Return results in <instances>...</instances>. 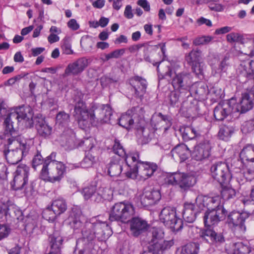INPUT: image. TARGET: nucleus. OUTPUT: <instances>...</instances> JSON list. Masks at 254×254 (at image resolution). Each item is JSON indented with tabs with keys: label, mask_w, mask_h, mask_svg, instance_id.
I'll return each mask as SVG.
<instances>
[{
	"label": "nucleus",
	"mask_w": 254,
	"mask_h": 254,
	"mask_svg": "<svg viewBox=\"0 0 254 254\" xmlns=\"http://www.w3.org/2000/svg\"><path fill=\"white\" fill-rule=\"evenodd\" d=\"M7 167L2 163H0V180H4L7 177Z\"/></svg>",
	"instance_id": "60"
},
{
	"label": "nucleus",
	"mask_w": 254,
	"mask_h": 254,
	"mask_svg": "<svg viewBox=\"0 0 254 254\" xmlns=\"http://www.w3.org/2000/svg\"><path fill=\"white\" fill-rule=\"evenodd\" d=\"M32 118L33 114L30 107L22 106L11 110L4 122L6 133L11 136V139H15L18 133L17 127L14 124L16 123L18 124L23 120L27 122L28 126L31 127L33 124Z\"/></svg>",
	"instance_id": "4"
},
{
	"label": "nucleus",
	"mask_w": 254,
	"mask_h": 254,
	"mask_svg": "<svg viewBox=\"0 0 254 254\" xmlns=\"http://www.w3.org/2000/svg\"><path fill=\"white\" fill-rule=\"evenodd\" d=\"M161 197L159 190L150 187H146L142 193L137 197L138 205L147 207L155 204Z\"/></svg>",
	"instance_id": "15"
},
{
	"label": "nucleus",
	"mask_w": 254,
	"mask_h": 254,
	"mask_svg": "<svg viewBox=\"0 0 254 254\" xmlns=\"http://www.w3.org/2000/svg\"><path fill=\"white\" fill-rule=\"evenodd\" d=\"M137 4L142 7L146 11H149L150 9V4L147 0H138Z\"/></svg>",
	"instance_id": "62"
},
{
	"label": "nucleus",
	"mask_w": 254,
	"mask_h": 254,
	"mask_svg": "<svg viewBox=\"0 0 254 254\" xmlns=\"http://www.w3.org/2000/svg\"><path fill=\"white\" fill-rule=\"evenodd\" d=\"M75 104L73 116L82 127L96 126L99 124L108 123L112 115V111L108 105H101L93 107L92 111L88 113L85 103L79 97L74 99Z\"/></svg>",
	"instance_id": "2"
},
{
	"label": "nucleus",
	"mask_w": 254,
	"mask_h": 254,
	"mask_svg": "<svg viewBox=\"0 0 254 254\" xmlns=\"http://www.w3.org/2000/svg\"><path fill=\"white\" fill-rule=\"evenodd\" d=\"M159 218L166 227L175 231L181 230L184 225L182 220L176 216L175 209L170 206L165 207L161 210Z\"/></svg>",
	"instance_id": "9"
},
{
	"label": "nucleus",
	"mask_w": 254,
	"mask_h": 254,
	"mask_svg": "<svg viewBox=\"0 0 254 254\" xmlns=\"http://www.w3.org/2000/svg\"><path fill=\"white\" fill-rule=\"evenodd\" d=\"M127 170L123 173L128 178L135 179L138 175L143 179L152 176L157 170L156 164L139 160V154L132 153L126 158Z\"/></svg>",
	"instance_id": "3"
},
{
	"label": "nucleus",
	"mask_w": 254,
	"mask_h": 254,
	"mask_svg": "<svg viewBox=\"0 0 254 254\" xmlns=\"http://www.w3.org/2000/svg\"><path fill=\"white\" fill-rule=\"evenodd\" d=\"M208 6L211 10L216 11H221L223 9V7L221 4L213 2H210Z\"/></svg>",
	"instance_id": "64"
},
{
	"label": "nucleus",
	"mask_w": 254,
	"mask_h": 254,
	"mask_svg": "<svg viewBox=\"0 0 254 254\" xmlns=\"http://www.w3.org/2000/svg\"><path fill=\"white\" fill-rule=\"evenodd\" d=\"M198 240L209 244L218 245L224 243L225 239L222 233L217 232L211 227H205L199 232Z\"/></svg>",
	"instance_id": "14"
},
{
	"label": "nucleus",
	"mask_w": 254,
	"mask_h": 254,
	"mask_svg": "<svg viewBox=\"0 0 254 254\" xmlns=\"http://www.w3.org/2000/svg\"><path fill=\"white\" fill-rule=\"evenodd\" d=\"M36 128L38 134L44 138H48L51 135L52 127L45 120L39 119L36 123Z\"/></svg>",
	"instance_id": "31"
},
{
	"label": "nucleus",
	"mask_w": 254,
	"mask_h": 254,
	"mask_svg": "<svg viewBox=\"0 0 254 254\" xmlns=\"http://www.w3.org/2000/svg\"><path fill=\"white\" fill-rule=\"evenodd\" d=\"M227 214V210L223 207H218L216 210L206 211L203 216L205 227H213L223 220Z\"/></svg>",
	"instance_id": "16"
},
{
	"label": "nucleus",
	"mask_w": 254,
	"mask_h": 254,
	"mask_svg": "<svg viewBox=\"0 0 254 254\" xmlns=\"http://www.w3.org/2000/svg\"><path fill=\"white\" fill-rule=\"evenodd\" d=\"M170 103L172 106H174L178 103L179 99V93L176 91H172L170 93L169 96Z\"/></svg>",
	"instance_id": "56"
},
{
	"label": "nucleus",
	"mask_w": 254,
	"mask_h": 254,
	"mask_svg": "<svg viewBox=\"0 0 254 254\" xmlns=\"http://www.w3.org/2000/svg\"><path fill=\"white\" fill-rule=\"evenodd\" d=\"M171 154L174 159H180L181 162L186 160L190 154V151L185 144H180L171 150Z\"/></svg>",
	"instance_id": "29"
},
{
	"label": "nucleus",
	"mask_w": 254,
	"mask_h": 254,
	"mask_svg": "<svg viewBox=\"0 0 254 254\" xmlns=\"http://www.w3.org/2000/svg\"><path fill=\"white\" fill-rule=\"evenodd\" d=\"M239 111L238 112L245 113L252 109L254 105V89H248L242 94L240 104H238Z\"/></svg>",
	"instance_id": "24"
},
{
	"label": "nucleus",
	"mask_w": 254,
	"mask_h": 254,
	"mask_svg": "<svg viewBox=\"0 0 254 254\" xmlns=\"http://www.w3.org/2000/svg\"><path fill=\"white\" fill-rule=\"evenodd\" d=\"M60 141L63 146L67 147L70 149L77 147L78 143L73 131L69 128H64L60 137Z\"/></svg>",
	"instance_id": "27"
},
{
	"label": "nucleus",
	"mask_w": 254,
	"mask_h": 254,
	"mask_svg": "<svg viewBox=\"0 0 254 254\" xmlns=\"http://www.w3.org/2000/svg\"><path fill=\"white\" fill-rule=\"evenodd\" d=\"M180 131L183 140L185 141L193 139L200 135L198 130L190 126L181 127Z\"/></svg>",
	"instance_id": "32"
},
{
	"label": "nucleus",
	"mask_w": 254,
	"mask_h": 254,
	"mask_svg": "<svg viewBox=\"0 0 254 254\" xmlns=\"http://www.w3.org/2000/svg\"><path fill=\"white\" fill-rule=\"evenodd\" d=\"M201 51L200 50H192L186 56V60L190 65L201 62Z\"/></svg>",
	"instance_id": "36"
},
{
	"label": "nucleus",
	"mask_w": 254,
	"mask_h": 254,
	"mask_svg": "<svg viewBox=\"0 0 254 254\" xmlns=\"http://www.w3.org/2000/svg\"><path fill=\"white\" fill-rule=\"evenodd\" d=\"M7 219L8 217L13 220H22V213L18 207L14 205H10L7 207Z\"/></svg>",
	"instance_id": "38"
},
{
	"label": "nucleus",
	"mask_w": 254,
	"mask_h": 254,
	"mask_svg": "<svg viewBox=\"0 0 254 254\" xmlns=\"http://www.w3.org/2000/svg\"><path fill=\"white\" fill-rule=\"evenodd\" d=\"M134 213V209L131 204L124 202L116 203L111 207L109 220L126 223Z\"/></svg>",
	"instance_id": "8"
},
{
	"label": "nucleus",
	"mask_w": 254,
	"mask_h": 254,
	"mask_svg": "<svg viewBox=\"0 0 254 254\" xmlns=\"http://www.w3.org/2000/svg\"><path fill=\"white\" fill-rule=\"evenodd\" d=\"M240 157L243 162H254V145L248 144L244 147L240 153Z\"/></svg>",
	"instance_id": "33"
},
{
	"label": "nucleus",
	"mask_w": 254,
	"mask_h": 254,
	"mask_svg": "<svg viewBox=\"0 0 254 254\" xmlns=\"http://www.w3.org/2000/svg\"><path fill=\"white\" fill-rule=\"evenodd\" d=\"M7 206L5 205H0V220L1 221H7Z\"/></svg>",
	"instance_id": "59"
},
{
	"label": "nucleus",
	"mask_w": 254,
	"mask_h": 254,
	"mask_svg": "<svg viewBox=\"0 0 254 254\" xmlns=\"http://www.w3.org/2000/svg\"><path fill=\"white\" fill-rule=\"evenodd\" d=\"M45 162V159H44L43 157L40 152H37V154L34 155L32 162V167L36 170L37 168L42 165V167L44 166Z\"/></svg>",
	"instance_id": "50"
},
{
	"label": "nucleus",
	"mask_w": 254,
	"mask_h": 254,
	"mask_svg": "<svg viewBox=\"0 0 254 254\" xmlns=\"http://www.w3.org/2000/svg\"><path fill=\"white\" fill-rule=\"evenodd\" d=\"M113 151L115 154L118 155L119 157H123L126 162V158L131 153L127 154L123 146L121 144L120 141L117 139L114 140V144L113 146Z\"/></svg>",
	"instance_id": "41"
},
{
	"label": "nucleus",
	"mask_w": 254,
	"mask_h": 254,
	"mask_svg": "<svg viewBox=\"0 0 254 254\" xmlns=\"http://www.w3.org/2000/svg\"><path fill=\"white\" fill-rule=\"evenodd\" d=\"M122 162L119 158L112 159L108 167V174L112 177L119 176L123 171Z\"/></svg>",
	"instance_id": "30"
},
{
	"label": "nucleus",
	"mask_w": 254,
	"mask_h": 254,
	"mask_svg": "<svg viewBox=\"0 0 254 254\" xmlns=\"http://www.w3.org/2000/svg\"><path fill=\"white\" fill-rule=\"evenodd\" d=\"M233 132L234 128L232 127L224 126L220 128L218 136L222 140L228 141Z\"/></svg>",
	"instance_id": "39"
},
{
	"label": "nucleus",
	"mask_w": 254,
	"mask_h": 254,
	"mask_svg": "<svg viewBox=\"0 0 254 254\" xmlns=\"http://www.w3.org/2000/svg\"><path fill=\"white\" fill-rule=\"evenodd\" d=\"M80 216V212L72 210L66 222L75 233H82L81 241L83 247L78 251V254H91L94 241L96 239L99 241H105L112 235V231L106 222L100 220L93 223L87 222L83 225Z\"/></svg>",
	"instance_id": "1"
},
{
	"label": "nucleus",
	"mask_w": 254,
	"mask_h": 254,
	"mask_svg": "<svg viewBox=\"0 0 254 254\" xmlns=\"http://www.w3.org/2000/svg\"><path fill=\"white\" fill-rule=\"evenodd\" d=\"M249 217L250 214L246 212L232 211L228 215L227 222L231 227L244 233L246 231L245 221Z\"/></svg>",
	"instance_id": "17"
},
{
	"label": "nucleus",
	"mask_w": 254,
	"mask_h": 254,
	"mask_svg": "<svg viewBox=\"0 0 254 254\" xmlns=\"http://www.w3.org/2000/svg\"><path fill=\"white\" fill-rule=\"evenodd\" d=\"M196 22L199 26L204 24L208 27H211L212 25V22L209 19H206L203 17H201L197 19Z\"/></svg>",
	"instance_id": "61"
},
{
	"label": "nucleus",
	"mask_w": 254,
	"mask_h": 254,
	"mask_svg": "<svg viewBox=\"0 0 254 254\" xmlns=\"http://www.w3.org/2000/svg\"><path fill=\"white\" fill-rule=\"evenodd\" d=\"M239 111L238 103L235 99L231 98L229 100L220 103L214 109V116L217 121H223L227 117Z\"/></svg>",
	"instance_id": "11"
},
{
	"label": "nucleus",
	"mask_w": 254,
	"mask_h": 254,
	"mask_svg": "<svg viewBox=\"0 0 254 254\" xmlns=\"http://www.w3.org/2000/svg\"><path fill=\"white\" fill-rule=\"evenodd\" d=\"M79 146H84L85 151L91 150L94 147L93 138L90 137L81 140L77 145V147Z\"/></svg>",
	"instance_id": "49"
},
{
	"label": "nucleus",
	"mask_w": 254,
	"mask_h": 254,
	"mask_svg": "<svg viewBox=\"0 0 254 254\" xmlns=\"http://www.w3.org/2000/svg\"><path fill=\"white\" fill-rule=\"evenodd\" d=\"M193 73L200 79L203 78L204 71L205 68V64L202 62H199L190 65Z\"/></svg>",
	"instance_id": "40"
},
{
	"label": "nucleus",
	"mask_w": 254,
	"mask_h": 254,
	"mask_svg": "<svg viewBox=\"0 0 254 254\" xmlns=\"http://www.w3.org/2000/svg\"><path fill=\"white\" fill-rule=\"evenodd\" d=\"M221 195L224 200H228L233 198L236 195V191L234 189L227 186V184H223L221 186Z\"/></svg>",
	"instance_id": "44"
},
{
	"label": "nucleus",
	"mask_w": 254,
	"mask_h": 254,
	"mask_svg": "<svg viewBox=\"0 0 254 254\" xmlns=\"http://www.w3.org/2000/svg\"><path fill=\"white\" fill-rule=\"evenodd\" d=\"M56 153L52 152L45 158V162L40 174L42 180L52 183L59 182L65 172L64 164L56 160Z\"/></svg>",
	"instance_id": "5"
},
{
	"label": "nucleus",
	"mask_w": 254,
	"mask_h": 254,
	"mask_svg": "<svg viewBox=\"0 0 254 254\" xmlns=\"http://www.w3.org/2000/svg\"><path fill=\"white\" fill-rule=\"evenodd\" d=\"M211 149L210 141L204 139L194 146L192 152L193 157L197 161H202L207 158L210 154Z\"/></svg>",
	"instance_id": "22"
},
{
	"label": "nucleus",
	"mask_w": 254,
	"mask_h": 254,
	"mask_svg": "<svg viewBox=\"0 0 254 254\" xmlns=\"http://www.w3.org/2000/svg\"><path fill=\"white\" fill-rule=\"evenodd\" d=\"M174 244L173 240L163 241L162 242L148 241L147 250L151 254H162L163 252L170 249Z\"/></svg>",
	"instance_id": "26"
},
{
	"label": "nucleus",
	"mask_w": 254,
	"mask_h": 254,
	"mask_svg": "<svg viewBox=\"0 0 254 254\" xmlns=\"http://www.w3.org/2000/svg\"><path fill=\"white\" fill-rule=\"evenodd\" d=\"M195 203L198 209L202 210L204 208H207V211L216 210L218 207H223L220 205L219 197H209L207 196H198L195 199Z\"/></svg>",
	"instance_id": "20"
},
{
	"label": "nucleus",
	"mask_w": 254,
	"mask_h": 254,
	"mask_svg": "<svg viewBox=\"0 0 254 254\" xmlns=\"http://www.w3.org/2000/svg\"><path fill=\"white\" fill-rule=\"evenodd\" d=\"M67 208V203L64 199H56L52 201L51 206H48L43 211V217L48 221H53L57 216L64 213Z\"/></svg>",
	"instance_id": "12"
},
{
	"label": "nucleus",
	"mask_w": 254,
	"mask_h": 254,
	"mask_svg": "<svg viewBox=\"0 0 254 254\" xmlns=\"http://www.w3.org/2000/svg\"><path fill=\"white\" fill-rule=\"evenodd\" d=\"M149 242H162L164 241V232L160 228L152 227L149 230Z\"/></svg>",
	"instance_id": "35"
},
{
	"label": "nucleus",
	"mask_w": 254,
	"mask_h": 254,
	"mask_svg": "<svg viewBox=\"0 0 254 254\" xmlns=\"http://www.w3.org/2000/svg\"><path fill=\"white\" fill-rule=\"evenodd\" d=\"M243 36L238 33L232 32L227 35V40L229 43H242Z\"/></svg>",
	"instance_id": "52"
},
{
	"label": "nucleus",
	"mask_w": 254,
	"mask_h": 254,
	"mask_svg": "<svg viewBox=\"0 0 254 254\" xmlns=\"http://www.w3.org/2000/svg\"><path fill=\"white\" fill-rule=\"evenodd\" d=\"M164 182L168 185H178L181 189L186 190L195 184L196 179L192 174L178 171L168 174Z\"/></svg>",
	"instance_id": "7"
},
{
	"label": "nucleus",
	"mask_w": 254,
	"mask_h": 254,
	"mask_svg": "<svg viewBox=\"0 0 254 254\" xmlns=\"http://www.w3.org/2000/svg\"><path fill=\"white\" fill-rule=\"evenodd\" d=\"M88 60L83 57L69 64L66 67L64 76L78 75L82 73L88 65Z\"/></svg>",
	"instance_id": "21"
},
{
	"label": "nucleus",
	"mask_w": 254,
	"mask_h": 254,
	"mask_svg": "<svg viewBox=\"0 0 254 254\" xmlns=\"http://www.w3.org/2000/svg\"><path fill=\"white\" fill-rule=\"evenodd\" d=\"M201 211L197 207L196 203H185L183 217L186 222L191 223L195 220L196 215Z\"/></svg>",
	"instance_id": "28"
},
{
	"label": "nucleus",
	"mask_w": 254,
	"mask_h": 254,
	"mask_svg": "<svg viewBox=\"0 0 254 254\" xmlns=\"http://www.w3.org/2000/svg\"><path fill=\"white\" fill-rule=\"evenodd\" d=\"M70 116L64 112H59L56 116L57 124L62 126H66L69 122Z\"/></svg>",
	"instance_id": "47"
},
{
	"label": "nucleus",
	"mask_w": 254,
	"mask_h": 254,
	"mask_svg": "<svg viewBox=\"0 0 254 254\" xmlns=\"http://www.w3.org/2000/svg\"><path fill=\"white\" fill-rule=\"evenodd\" d=\"M199 250V245L197 243H190L182 248V252L186 254H197Z\"/></svg>",
	"instance_id": "42"
},
{
	"label": "nucleus",
	"mask_w": 254,
	"mask_h": 254,
	"mask_svg": "<svg viewBox=\"0 0 254 254\" xmlns=\"http://www.w3.org/2000/svg\"><path fill=\"white\" fill-rule=\"evenodd\" d=\"M10 232L9 228L5 225H0V240L6 238Z\"/></svg>",
	"instance_id": "57"
},
{
	"label": "nucleus",
	"mask_w": 254,
	"mask_h": 254,
	"mask_svg": "<svg viewBox=\"0 0 254 254\" xmlns=\"http://www.w3.org/2000/svg\"><path fill=\"white\" fill-rule=\"evenodd\" d=\"M195 93L200 97H203L208 94V87L204 83H198L196 86Z\"/></svg>",
	"instance_id": "51"
},
{
	"label": "nucleus",
	"mask_w": 254,
	"mask_h": 254,
	"mask_svg": "<svg viewBox=\"0 0 254 254\" xmlns=\"http://www.w3.org/2000/svg\"><path fill=\"white\" fill-rule=\"evenodd\" d=\"M210 172L212 177L221 186L227 184L232 178L228 165L225 162L215 161L212 163Z\"/></svg>",
	"instance_id": "10"
},
{
	"label": "nucleus",
	"mask_w": 254,
	"mask_h": 254,
	"mask_svg": "<svg viewBox=\"0 0 254 254\" xmlns=\"http://www.w3.org/2000/svg\"><path fill=\"white\" fill-rule=\"evenodd\" d=\"M232 27L229 26H225L215 30V34L220 35L227 33L232 30Z\"/></svg>",
	"instance_id": "63"
},
{
	"label": "nucleus",
	"mask_w": 254,
	"mask_h": 254,
	"mask_svg": "<svg viewBox=\"0 0 254 254\" xmlns=\"http://www.w3.org/2000/svg\"><path fill=\"white\" fill-rule=\"evenodd\" d=\"M140 131L142 133V136L141 137L142 144L148 143L154 137V132L151 131L148 128H141Z\"/></svg>",
	"instance_id": "45"
},
{
	"label": "nucleus",
	"mask_w": 254,
	"mask_h": 254,
	"mask_svg": "<svg viewBox=\"0 0 254 254\" xmlns=\"http://www.w3.org/2000/svg\"><path fill=\"white\" fill-rule=\"evenodd\" d=\"M7 141L8 149L3 151V154L8 163L17 164L28 153L30 145L26 142H19L15 139L8 138Z\"/></svg>",
	"instance_id": "6"
},
{
	"label": "nucleus",
	"mask_w": 254,
	"mask_h": 254,
	"mask_svg": "<svg viewBox=\"0 0 254 254\" xmlns=\"http://www.w3.org/2000/svg\"><path fill=\"white\" fill-rule=\"evenodd\" d=\"M106 190L104 188H99L95 191L91 200L97 202H101L103 199H108L106 194Z\"/></svg>",
	"instance_id": "43"
},
{
	"label": "nucleus",
	"mask_w": 254,
	"mask_h": 254,
	"mask_svg": "<svg viewBox=\"0 0 254 254\" xmlns=\"http://www.w3.org/2000/svg\"><path fill=\"white\" fill-rule=\"evenodd\" d=\"M29 168L25 165H19L15 172L12 187L14 190L24 188L28 180Z\"/></svg>",
	"instance_id": "18"
},
{
	"label": "nucleus",
	"mask_w": 254,
	"mask_h": 254,
	"mask_svg": "<svg viewBox=\"0 0 254 254\" xmlns=\"http://www.w3.org/2000/svg\"><path fill=\"white\" fill-rule=\"evenodd\" d=\"M229 65V58L225 57L219 64V69L222 71L225 72L228 69Z\"/></svg>",
	"instance_id": "58"
},
{
	"label": "nucleus",
	"mask_w": 254,
	"mask_h": 254,
	"mask_svg": "<svg viewBox=\"0 0 254 254\" xmlns=\"http://www.w3.org/2000/svg\"><path fill=\"white\" fill-rule=\"evenodd\" d=\"M162 62L153 63L152 64L154 66H157V69L159 75L162 76L163 78H170L172 77L174 74L169 63L165 66L162 65L161 67H159V64Z\"/></svg>",
	"instance_id": "34"
},
{
	"label": "nucleus",
	"mask_w": 254,
	"mask_h": 254,
	"mask_svg": "<svg viewBox=\"0 0 254 254\" xmlns=\"http://www.w3.org/2000/svg\"><path fill=\"white\" fill-rule=\"evenodd\" d=\"M129 223L131 233L135 237L145 232L149 227L146 221L138 217H133Z\"/></svg>",
	"instance_id": "25"
},
{
	"label": "nucleus",
	"mask_w": 254,
	"mask_h": 254,
	"mask_svg": "<svg viewBox=\"0 0 254 254\" xmlns=\"http://www.w3.org/2000/svg\"><path fill=\"white\" fill-rule=\"evenodd\" d=\"M172 79V84L176 90L189 91L191 85L190 75L187 72L176 73Z\"/></svg>",
	"instance_id": "19"
},
{
	"label": "nucleus",
	"mask_w": 254,
	"mask_h": 254,
	"mask_svg": "<svg viewBox=\"0 0 254 254\" xmlns=\"http://www.w3.org/2000/svg\"><path fill=\"white\" fill-rule=\"evenodd\" d=\"M95 162V157L89 152L80 162V165L83 168H88L92 167Z\"/></svg>",
	"instance_id": "46"
},
{
	"label": "nucleus",
	"mask_w": 254,
	"mask_h": 254,
	"mask_svg": "<svg viewBox=\"0 0 254 254\" xmlns=\"http://www.w3.org/2000/svg\"><path fill=\"white\" fill-rule=\"evenodd\" d=\"M142 115V109L141 107L139 106L133 107L122 115L119 120V124L128 130L132 127L134 123H139V118Z\"/></svg>",
	"instance_id": "13"
},
{
	"label": "nucleus",
	"mask_w": 254,
	"mask_h": 254,
	"mask_svg": "<svg viewBox=\"0 0 254 254\" xmlns=\"http://www.w3.org/2000/svg\"><path fill=\"white\" fill-rule=\"evenodd\" d=\"M131 86V90L133 92L135 97L141 98L146 92L147 82L145 79L139 76H134L129 79Z\"/></svg>",
	"instance_id": "23"
},
{
	"label": "nucleus",
	"mask_w": 254,
	"mask_h": 254,
	"mask_svg": "<svg viewBox=\"0 0 254 254\" xmlns=\"http://www.w3.org/2000/svg\"><path fill=\"white\" fill-rule=\"evenodd\" d=\"M211 96L213 99L217 100L221 98L222 95V91L220 88L213 87L210 90H208V94Z\"/></svg>",
	"instance_id": "55"
},
{
	"label": "nucleus",
	"mask_w": 254,
	"mask_h": 254,
	"mask_svg": "<svg viewBox=\"0 0 254 254\" xmlns=\"http://www.w3.org/2000/svg\"><path fill=\"white\" fill-rule=\"evenodd\" d=\"M126 51L124 48L117 49L108 54L105 55V59L103 60L104 61H108L111 59H118L124 55Z\"/></svg>",
	"instance_id": "48"
},
{
	"label": "nucleus",
	"mask_w": 254,
	"mask_h": 254,
	"mask_svg": "<svg viewBox=\"0 0 254 254\" xmlns=\"http://www.w3.org/2000/svg\"><path fill=\"white\" fill-rule=\"evenodd\" d=\"M254 129V119L245 122L242 125L241 130L244 133L251 132Z\"/></svg>",
	"instance_id": "53"
},
{
	"label": "nucleus",
	"mask_w": 254,
	"mask_h": 254,
	"mask_svg": "<svg viewBox=\"0 0 254 254\" xmlns=\"http://www.w3.org/2000/svg\"><path fill=\"white\" fill-rule=\"evenodd\" d=\"M233 254H249L251 251V248L247 244L242 242H237L232 245Z\"/></svg>",
	"instance_id": "37"
},
{
	"label": "nucleus",
	"mask_w": 254,
	"mask_h": 254,
	"mask_svg": "<svg viewBox=\"0 0 254 254\" xmlns=\"http://www.w3.org/2000/svg\"><path fill=\"white\" fill-rule=\"evenodd\" d=\"M96 190V186L92 185L84 188L82 190V194L85 199L92 198L95 191Z\"/></svg>",
	"instance_id": "54"
}]
</instances>
